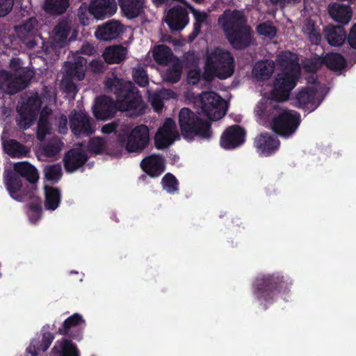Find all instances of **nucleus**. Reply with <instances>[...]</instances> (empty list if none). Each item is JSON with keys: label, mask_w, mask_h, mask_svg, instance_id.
Instances as JSON below:
<instances>
[{"label": "nucleus", "mask_w": 356, "mask_h": 356, "mask_svg": "<svg viewBox=\"0 0 356 356\" xmlns=\"http://www.w3.org/2000/svg\"><path fill=\"white\" fill-rule=\"evenodd\" d=\"M106 92L115 95L118 110L133 111L138 116L143 115L146 108L139 90L133 83L118 77L115 72L107 74L104 81Z\"/></svg>", "instance_id": "nucleus-1"}, {"label": "nucleus", "mask_w": 356, "mask_h": 356, "mask_svg": "<svg viewBox=\"0 0 356 356\" xmlns=\"http://www.w3.org/2000/svg\"><path fill=\"white\" fill-rule=\"evenodd\" d=\"M218 22L234 49L241 50L251 44L252 30L247 24V19L243 11L226 9L219 16Z\"/></svg>", "instance_id": "nucleus-2"}, {"label": "nucleus", "mask_w": 356, "mask_h": 356, "mask_svg": "<svg viewBox=\"0 0 356 356\" xmlns=\"http://www.w3.org/2000/svg\"><path fill=\"white\" fill-rule=\"evenodd\" d=\"M289 278L279 273L257 276L253 281L252 289L254 298L264 309L273 304L277 294L289 289Z\"/></svg>", "instance_id": "nucleus-3"}, {"label": "nucleus", "mask_w": 356, "mask_h": 356, "mask_svg": "<svg viewBox=\"0 0 356 356\" xmlns=\"http://www.w3.org/2000/svg\"><path fill=\"white\" fill-rule=\"evenodd\" d=\"M234 72V59L228 51L216 47L207 54L202 73V79L210 82L215 77L225 79L230 77Z\"/></svg>", "instance_id": "nucleus-4"}, {"label": "nucleus", "mask_w": 356, "mask_h": 356, "mask_svg": "<svg viewBox=\"0 0 356 356\" xmlns=\"http://www.w3.org/2000/svg\"><path fill=\"white\" fill-rule=\"evenodd\" d=\"M300 75L299 65L293 61L277 74L273 83V89L270 91L271 99L283 102L289 99L292 90L296 86Z\"/></svg>", "instance_id": "nucleus-5"}, {"label": "nucleus", "mask_w": 356, "mask_h": 356, "mask_svg": "<svg viewBox=\"0 0 356 356\" xmlns=\"http://www.w3.org/2000/svg\"><path fill=\"white\" fill-rule=\"evenodd\" d=\"M179 124L181 135L185 138H193L197 136L202 139L209 140L212 136L211 122L201 119L188 108L180 110Z\"/></svg>", "instance_id": "nucleus-6"}, {"label": "nucleus", "mask_w": 356, "mask_h": 356, "mask_svg": "<svg viewBox=\"0 0 356 356\" xmlns=\"http://www.w3.org/2000/svg\"><path fill=\"white\" fill-rule=\"evenodd\" d=\"M118 142L129 153H140L149 145V129L145 124L137 125L131 130L124 126L118 132Z\"/></svg>", "instance_id": "nucleus-7"}, {"label": "nucleus", "mask_w": 356, "mask_h": 356, "mask_svg": "<svg viewBox=\"0 0 356 356\" xmlns=\"http://www.w3.org/2000/svg\"><path fill=\"white\" fill-rule=\"evenodd\" d=\"M300 122V114L298 112L284 110L273 118L271 128L277 135L287 138L296 133Z\"/></svg>", "instance_id": "nucleus-8"}, {"label": "nucleus", "mask_w": 356, "mask_h": 356, "mask_svg": "<svg viewBox=\"0 0 356 356\" xmlns=\"http://www.w3.org/2000/svg\"><path fill=\"white\" fill-rule=\"evenodd\" d=\"M222 97L216 92H202L200 95V106L202 113L211 120H218L225 115Z\"/></svg>", "instance_id": "nucleus-9"}, {"label": "nucleus", "mask_w": 356, "mask_h": 356, "mask_svg": "<svg viewBox=\"0 0 356 356\" xmlns=\"http://www.w3.org/2000/svg\"><path fill=\"white\" fill-rule=\"evenodd\" d=\"M38 26L36 17H31L15 27L20 41L29 49H33L38 44V40L41 38Z\"/></svg>", "instance_id": "nucleus-10"}, {"label": "nucleus", "mask_w": 356, "mask_h": 356, "mask_svg": "<svg viewBox=\"0 0 356 356\" xmlns=\"http://www.w3.org/2000/svg\"><path fill=\"white\" fill-rule=\"evenodd\" d=\"M70 127L76 138L89 136L95 131L90 117L84 113L76 111L70 115Z\"/></svg>", "instance_id": "nucleus-11"}, {"label": "nucleus", "mask_w": 356, "mask_h": 356, "mask_svg": "<svg viewBox=\"0 0 356 356\" xmlns=\"http://www.w3.org/2000/svg\"><path fill=\"white\" fill-rule=\"evenodd\" d=\"M245 129L240 125L229 126L220 136V146L227 150L236 149L245 143Z\"/></svg>", "instance_id": "nucleus-12"}, {"label": "nucleus", "mask_w": 356, "mask_h": 356, "mask_svg": "<svg viewBox=\"0 0 356 356\" xmlns=\"http://www.w3.org/2000/svg\"><path fill=\"white\" fill-rule=\"evenodd\" d=\"M40 108V100L38 97H29L17 109L19 119L18 126L23 129H27L33 124Z\"/></svg>", "instance_id": "nucleus-13"}, {"label": "nucleus", "mask_w": 356, "mask_h": 356, "mask_svg": "<svg viewBox=\"0 0 356 356\" xmlns=\"http://www.w3.org/2000/svg\"><path fill=\"white\" fill-rule=\"evenodd\" d=\"M118 110L116 101L107 95L97 97L92 106L94 116L97 120H106L112 118Z\"/></svg>", "instance_id": "nucleus-14"}, {"label": "nucleus", "mask_w": 356, "mask_h": 356, "mask_svg": "<svg viewBox=\"0 0 356 356\" xmlns=\"http://www.w3.org/2000/svg\"><path fill=\"white\" fill-rule=\"evenodd\" d=\"M176 128V124L172 118H169L165 120L155 136L154 145L156 149H165L174 143L178 136Z\"/></svg>", "instance_id": "nucleus-15"}, {"label": "nucleus", "mask_w": 356, "mask_h": 356, "mask_svg": "<svg viewBox=\"0 0 356 356\" xmlns=\"http://www.w3.org/2000/svg\"><path fill=\"white\" fill-rule=\"evenodd\" d=\"M280 145L279 139L268 132L261 133L254 140V147L257 152L264 156L274 154L278 150Z\"/></svg>", "instance_id": "nucleus-16"}, {"label": "nucleus", "mask_w": 356, "mask_h": 356, "mask_svg": "<svg viewBox=\"0 0 356 356\" xmlns=\"http://www.w3.org/2000/svg\"><path fill=\"white\" fill-rule=\"evenodd\" d=\"M317 90L312 87H303L296 95V106L305 112L311 113L320 105L316 100Z\"/></svg>", "instance_id": "nucleus-17"}, {"label": "nucleus", "mask_w": 356, "mask_h": 356, "mask_svg": "<svg viewBox=\"0 0 356 356\" xmlns=\"http://www.w3.org/2000/svg\"><path fill=\"white\" fill-rule=\"evenodd\" d=\"M117 10L115 0H90L88 12L97 19H103L113 15Z\"/></svg>", "instance_id": "nucleus-18"}, {"label": "nucleus", "mask_w": 356, "mask_h": 356, "mask_svg": "<svg viewBox=\"0 0 356 356\" xmlns=\"http://www.w3.org/2000/svg\"><path fill=\"white\" fill-rule=\"evenodd\" d=\"M124 31L123 24L117 20L110 19L98 26L95 32V35L99 40L111 41L119 38Z\"/></svg>", "instance_id": "nucleus-19"}, {"label": "nucleus", "mask_w": 356, "mask_h": 356, "mask_svg": "<svg viewBox=\"0 0 356 356\" xmlns=\"http://www.w3.org/2000/svg\"><path fill=\"white\" fill-rule=\"evenodd\" d=\"M141 169L151 177H159L165 170V160L163 155L153 154L140 162Z\"/></svg>", "instance_id": "nucleus-20"}, {"label": "nucleus", "mask_w": 356, "mask_h": 356, "mask_svg": "<svg viewBox=\"0 0 356 356\" xmlns=\"http://www.w3.org/2000/svg\"><path fill=\"white\" fill-rule=\"evenodd\" d=\"M188 13L181 6H174L167 14L165 22L172 31L182 30L188 23Z\"/></svg>", "instance_id": "nucleus-21"}, {"label": "nucleus", "mask_w": 356, "mask_h": 356, "mask_svg": "<svg viewBox=\"0 0 356 356\" xmlns=\"http://www.w3.org/2000/svg\"><path fill=\"white\" fill-rule=\"evenodd\" d=\"M85 323L82 316L75 313L66 318L61 327L58 328V333L61 335L68 336L70 338L80 341L82 339V332L76 329L81 323Z\"/></svg>", "instance_id": "nucleus-22"}, {"label": "nucleus", "mask_w": 356, "mask_h": 356, "mask_svg": "<svg viewBox=\"0 0 356 356\" xmlns=\"http://www.w3.org/2000/svg\"><path fill=\"white\" fill-rule=\"evenodd\" d=\"M88 160V156L86 152L81 149H71L63 158L65 169L68 172H73L82 167Z\"/></svg>", "instance_id": "nucleus-23"}, {"label": "nucleus", "mask_w": 356, "mask_h": 356, "mask_svg": "<svg viewBox=\"0 0 356 356\" xmlns=\"http://www.w3.org/2000/svg\"><path fill=\"white\" fill-rule=\"evenodd\" d=\"M327 10L330 17L342 24H348L352 18L353 10L349 5L332 3L329 4Z\"/></svg>", "instance_id": "nucleus-24"}, {"label": "nucleus", "mask_w": 356, "mask_h": 356, "mask_svg": "<svg viewBox=\"0 0 356 356\" xmlns=\"http://www.w3.org/2000/svg\"><path fill=\"white\" fill-rule=\"evenodd\" d=\"M347 34L343 26H330L325 30V38L331 46L339 47L346 40Z\"/></svg>", "instance_id": "nucleus-25"}, {"label": "nucleus", "mask_w": 356, "mask_h": 356, "mask_svg": "<svg viewBox=\"0 0 356 356\" xmlns=\"http://www.w3.org/2000/svg\"><path fill=\"white\" fill-rule=\"evenodd\" d=\"M122 13L128 19H134L143 12V0H118Z\"/></svg>", "instance_id": "nucleus-26"}, {"label": "nucleus", "mask_w": 356, "mask_h": 356, "mask_svg": "<svg viewBox=\"0 0 356 356\" xmlns=\"http://www.w3.org/2000/svg\"><path fill=\"white\" fill-rule=\"evenodd\" d=\"M14 170L20 177L25 178L31 184L38 181L39 175L36 168L27 161L16 163Z\"/></svg>", "instance_id": "nucleus-27"}, {"label": "nucleus", "mask_w": 356, "mask_h": 356, "mask_svg": "<svg viewBox=\"0 0 356 356\" xmlns=\"http://www.w3.org/2000/svg\"><path fill=\"white\" fill-rule=\"evenodd\" d=\"M4 152L12 158L26 156L30 149L15 139H8L3 143Z\"/></svg>", "instance_id": "nucleus-28"}, {"label": "nucleus", "mask_w": 356, "mask_h": 356, "mask_svg": "<svg viewBox=\"0 0 356 356\" xmlns=\"http://www.w3.org/2000/svg\"><path fill=\"white\" fill-rule=\"evenodd\" d=\"M127 49L121 44L106 47L104 52V58L108 64L120 63L127 57Z\"/></svg>", "instance_id": "nucleus-29"}, {"label": "nucleus", "mask_w": 356, "mask_h": 356, "mask_svg": "<svg viewBox=\"0 0 356 356\" xmlns=\"http://www.w3.org/2000/svg\"><path fill=\"white\" fill-rule=\"evenodd\" d=\"M52 352L59 356H80L77 346L67 339L58 340L52 348Z\"/></svg>", "instance_id": "nucleus-30"}, {"label": "nucleus", "mask_w": 356, "mask_h": 356, "mask_svg": "<svg viewBox=\"0 0 356 356\" xmlns=\"http://www.w3.org/2000/svg\"><path fill=\"white\" fill-rule=\"evenodd\" d=\"M275 70V63L273 60H265L258 61L252 69V74L258 80H267Z\"/></svg>", "instance_id": "nucleus-31"}, {"label": "nucleus", "mask_w": 356, "mask_h": 356, "mask_svg": "<svg viewBox=\"0 0 356 356\" xmlns=\"http://www.w3.org/2000/svg\"><path fill=\"white\" fill-rule=\"evenodd\" d=\"M61 191L54 186L44 187V207L47 210L54 211L60 205Z\"/></svg>", "instance_id": "nucleus-32"}, {"label": "nucleus", "mask_w": 356, "mask_h": 356, "mask_svg": "<svg viewBox=\"0 0 356 356\" xmlns=\"http://www.w3.org/2000/svg\"><path fill=\"white\" fill-rule=\"evenodd\" d=\"M172 49L165 44H159L154 47L152 56L155 62L160 65H167L172 60Z\"/></svg>", "instance_id": "nucleus-33"}, {"label": "nucleus", "mask_w": 356, "mask_h": 356, "mask_svg": "<svg viewBox=\"0 0 356 356\" xmlns=\"http://www.w3.org/2000/svg\"><path fill=\"white\" fill-rule=\"evenodd\" d=\"M32 72L29 70L21 68L17 70L13 79V83L16 84L14 88L11 90L12 93H16L29 85L31 79L32 78Z\"/></svg>", "instance_id": "nucleus-34"}, {"label": "nucleus", "mask_w": 356, "mask_h": 356, "mask_svg": "<svg viewBox=\"0 0 356 356\" xmlns=\"http://www.w3.org/2000/svg\"><path fill=\"white\" fill-rule=\"evenodd\" d=\"M70 6V0H45L43 8L53 15L63 14Z\"/></svg>", "instance_id": "nucleus-35"}, {"label": "nucleus", "mask_w": 356, "mask_h": 356, "mask_svg": "<svg viewBox=\"0 0 356 356\" xmlns=\"http://www.w3.org/2000/svg\"><path fill=\"white\" fill-rule=\"evenodd\" d=\"M325 66L332 71H340L346 65L344 57L339 53H330L323 58Z\"/></svg>", "instance_id": "nucleus-36"}, {"label": "nucleus", "mask_w": 356, "mask_h": 356, "mask_svg": "<svg viewBox=\"0 0 356 356\" xmlns=\"http://www.w3.org/2000/svg\"><path fill=\"white\" fill-rule=\"evenodd\" d=\"M70 32V26L66 22H60L54 29V39L57 43L65 42Z\"/></svg>", "instance_id": "nucleus-37"}, {"label": "nucleus", "mask_w": 356, "mask_h": 356, "mask_svg": "<svg viewBox=\"0 0 356 356\" xmlns=\"http://www.w3.org/2000/svg\"><path fill=\"white\" fill-rule=\"evenodd\" d=\"M87 149L92 154H102L106 149V141L102 137H92L88 141Z\"/></svg>", "instance_id": "nucleus-38"}, {"label": "nucleus", "mask_w": 356, "mask_h": 356, "mask_svg": "<svg viewBox=\"0 0 356 356\" xmlns=\"http://www.w3.org/2000/svg\"><path fill=\"white\" fill-rule=\"evenodd\" d=\"M44 177L52 182H58L62 177L61 167L58 164L47 165L44 169Z\"/></svg>", "instance_id": "nucleus-39"}, {"label": "nucleus", "mask_w": 356, "mask_h": 356, "mask_svg": "<svg viewBox=\"0 0 356 356\" xmlns=\"http://www.w3.org/2000/svg\"><path fill=\"white\" fill-rule=\"evenodd\" d=\"M132 77L134 82L140 87H145L149 84L147 71L141 65L133 68Z\"/></svg>", "instance_id": "nucleus-40"}, {"label": "nucleus", "mask_w": 356, "mask_h": 356, "mask_svg": "<svg viewBox=\"0 0 356 356\" xmlns=\"http://www.w3.org/2000/svg\"><path fill=\"white\" fill-rule=\"evenodd\" d=\"M62 143L57 138L47 141L43 146V153L47 157H54L61 150Z\"/></svg>", "instance_id": "nucleus-41"}, {"label": "nucleus", "mask_w": 356, "mask_h": 356, "mask_svg": "<svg viewBox=\"0 0 356 356\" xmlns=\"http://www.w3.org/2000/svg\"><path fill=\"white\" fill-rule=\"evenodd\" d=\"M164 190L169 193H175L179 190V182L175 175L172 173H166L161 180Z\"/></svg>", "instance_id": "nucleus-42"}, {"label": "nucleus", "mask_w": 356, "mask_h": 356, "mask_svg": "<svg viewBox=\"0 0 356 356\" xmlns=\"http://www.w3.org/2000/svg\"><path fill=\"white\" fill-rule=\"evenodd\" d=\"M6 186L10 194L13 197V195L20 191L22 187V179L17 173L11 175L7 177Z\"/></svg>", "instance_id": "nucleus-43"}, {"label": "nucleus", "mask_w": 356, "mask_h": 356, "mask_svg": "<svg viewBox=\"0 0 356 356\" xmlns=\"http://www.w3.org/2000/svg\"><path fill=\"white\" fill-rule=\"evenodd\" d=\"M51 124L49 120L44 119L43 116L40 117L38 126L36 136L37 138L40 141H43L46 136L51 132Z\"/></svg>", "instance_id": "nucleus-44"}, {"label": "nucleus", "mask_w": 356, "mask_h": 356, "mask_svg": "<svg viewBox=\"0 0 356 356\" xmlns=\"http://www.w3.org/2000/svg\"><path fill=\"white\" fill-rule=\"evenodd\" d=\"M54 339V334L50 332L43 333L41 339H34V344L38 349L42 352H45L51 346Z\"/></svg>", "instance_id": "nucleus-45"}, {"label": "nucleus", "mask_w": 356, "mask_h": 356, "mask_svg": "<svg viewBox=\"0 0 356 356\" xmlns=\"http://www.w3.org/2000/svg\"><path fill=\"white\" fill-rule=\"evenodd\" d=\"M65 72L71 78H76L78 81H82L85 78V70L74 65L71 62L65 64Z\"/></svg>", "instance_id": "nucleus-46"}, {"label": "nucleus", "mask_w": 356, "mask_h": 356, "mask_svg": "<svg viewBox=\"0 0 356 356\" xmlns=\"http://www.w3.org/2000/svg\"><path fill=\"white\" fill-rule=\"evenodd\" d=\"M257 33L259 35H264L269 38H273L277 33L276 28L267 23H262L257 26Z\"/></svg>", "instance_id": "nucleus-47"}, {"label": "nucleus", "mask_w": 356, "mask_h": 356, "mask_svg": "<svg viewBox=\"0 0 356 356\" xmlns=\"http://www.w3.org/2000/svg\"><path fill=\"white\" fill-rule=\"evenodd\" d=\"M181 70L172 67L166 70L163 79L166 82L175 83H177L181 79Z\"/></svg>", "instance_id": "nucleus-48"}, {"label": "nucleus", "mask_w": 356, "mask_h": 356, "mask_svg": "<svg viewBox=\"0 0 356 356\" xmlns=\"http://www.w3.org/2000/svg\"><path fill=\"white\" fill-rule=\"evenodd\" d=\"M88 6L86 3H83L78 10V17L80 23L83 26L88 25L90 24V19L88 17Z\"/></svg>", "instance_id": "nucleus-49"}, {"label": "nucleus", "mask_w": 356, "mask_h": 356, "mask_svg": "<svg viewBox=\"0 0 356 356\" xmlns=\"http://www.w3.org/2000/svg\"><path fill=\"white\" fill-rule=\"evenodd\" d=\"M14 0H0V17L6 16L13 9Z\"/></svg>", "instance_id": "nucleus-50"}, {"label": "nucleus", "mask_w": 356, "mask_h": 356, "mask_svg": "<svg viewBox=\"0 0 356 356\" xmlns=\"http://www.w3.org/2000/svg\"><path fill=\"white\" fill-rule=\"evenodd\" d=\"M346 40L352 49H356V23L351 26L349 33L347 35Z\"/></svg>", "instance_id": "nucleus-51"}, {"label": "nucleus", "mask_w": 356, "mask_h": 356, "mask_svg": "<svg viewBox=\"0 0 356 356\" xmlns=\"http://www.w3.org/2000/svg\"><path fill=\"white\" fill-rule=\"evenodd\" d=\"M118 124L116 122H112L111 123L106 124L102 127V132L104 134H110L111 133H117V128Z\"/></svg>", "instance_id": "nucleus-52"}, {"label": "nucleus", "mask_w": 356, "mask_h": 356, "mask_svg": "<svg viewBox=\"0 0 356 356\" xmlns=\"http://www.w3.org/2000/svg\"><path fill=\"white\" fill-rule=\"evenodd\" d=\"M192 13L194 15L195 22L203 24L207 19V14L204 12H200L195 8H191Z\"/></svg>", "instance_id": "nucleus-53"}, {"label": "nucleus", "mask_w": 356, "mask_h": 356, "mask_svg": "<svg viewBox=\"0 0 356 356\" xmlns=\"http://www.w3.org/2000/svg\"><path fill=\"white\" fill-rule=\"evenodd\" d=\"M202 24L194 22L193 31L188 35L190 41L194 40L201 31Z\"/></svg>", "instance_id": "nucleus-54"}, {"label": "nucleus", "mask_w": 356, "mask_h": 356, "mask_svg": "<svg viewBox=\"0 0 356 356\" xmlns=\"http://www.w3.org/2000/svg\"><path fill=\"white\" fill-rule=\"evenodd\" d=\"M152 105L156 111H160L162 109L163 103L159 95H153Z\"/></svg>", "instance_id": "nucleus-55"}, {"label": "nucleus", "mask_w": 356, "mask_h": 356, "mask_svg": "<svg viewBox=\"0 0 356 356\" xmlns=\"http://www.w3.org/2000/svg\"><path fill=\"white\" fill-rule=\"evenodd\" d=\"M188 78L192 80L193 84H195L202 79V73L200 70H191L188 73Z\"/></svg>", "instance_id": "nucleus-56"}, {"label": "nucleus", "mask_w": 356, "mask_h": 356, "mask_svg": "<svg viewBox=\"0 0 356 356\" xmlns=\"http://www.w3.org/2000/svg\"><path fill=\"white\" fill-rule=\"evenodd\" d=\"M67 130V117L62 115L60 118L58 122V131L65 134Z\"/></svg>", "instance_id": "nucleus-57"}, {"label": "nucleus", "mask_w": 356, "mask_h": 356, "mask_svg": "<svg viewBox=\"0 0 356 356\" xmlns=\"http://www.w3.org/2000/svg\"><path fill=\"white\" fill-rule=\"evenodd\" d=\"M81 52L83 54L91 56L95 54V49L92 44L87 42L83 44L81 48Z\"/></svg>", "instance_id": "nucleus-58"}, {"label": "nucleus", "mask_w": 356, "mask_h": 356, "mask_svg": "<svg viewBox=\"0 0 356 356\" xmlns=\"http://www.w3.org/2000/svg\"><path fill=\"white\" fill-rule=\"evenodd\" d=\"M74 65L78 66L79 67L86 70V66L87 64V60L81 56H77L73 63H72Z\"/></svg>", "instance_id": "nucleus-59"}, {"label": "nucleus", "mask_w": 356, "mask_h": 356, "mask_svg": "<svg viewBox=\"0 0 356 356\" xmlns=\"http://www.w3.org/2000/svg\"><path fill=\"white\" fill-rule=\"evenodd\" d=\"M309 40L312 43L318 44L321 41V36L315 29H312L309 33Z\"/></svg>", "instance_id": "nucleus-60"}, {"label": "nucleus", "mask_w": 356, "mask_h": 356, "mask_svg": "<svg viewBox=\"0 0 356 356\" xmlns=\"http://www.w3.org/2000/svg\"><path fill=\"white\" fill-rule=\"evenodd\" d=\"M34 339L31 341L30 345L26 348V352L30 353L32 356H38L39 349L35 346Z\"/></svg>", "instance_id": "nucleus-61"}, {"label": "nucleus", "mask_w": 356, "mask_h": 356, "mask_svg": "<svg viewBox=\"0 0 356 356\" xmlns=\"http://www.w3.org/2000/svg\"><path fill=\"white\" fill-rule=\"evenodd\" d=\"M30 209L35 212L36 215H40L42 211V207L41 205L39 203L36 204H31L29 205Z\"/></svg>", "instance_id": "nucleus-62"}, {"label": "nucleus", "mask_w": 356, "mask_h": 356, "mask_svg": "<svg viewBox=\"0 0 356 356\" xmlns=\"http://www.w3.org/2000/svg\"><path fill=\"white\" fill-rule=\"evenodd\" d=\"M51 113L52 111L51 108L48 107H44L42 109L40 117L43 116L44 119L49 120V116L51 114Z\"/></svg>", "instance_id": "nucleus-63"}, {"label": "nucleus", "mask_w": 356, "mask_h": 356, "mask_svg": "<svg viewBox=\"0 0 356 356\" xmlns=\"http://www.w3.org/2000/svg\"><path fill=\"white\" fill-rule=\"evenodd\" d=\"M66 88L70 92V91H72V88L75 89L76 88V86L72 82H67V84H66Z\"/></svg>", "instance_id": "nucleus-64"}]
</instances>
